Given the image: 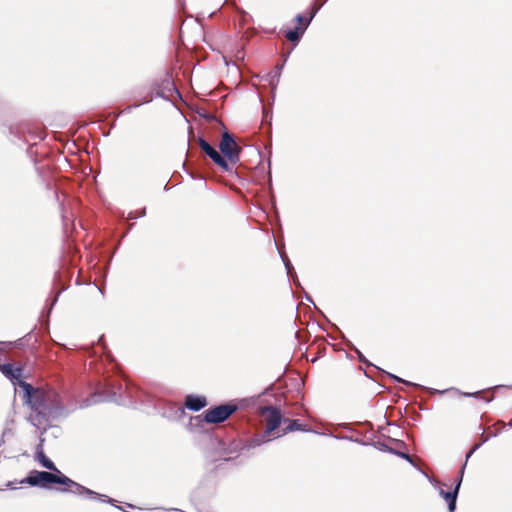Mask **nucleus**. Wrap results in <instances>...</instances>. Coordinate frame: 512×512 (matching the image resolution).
Listing matches in <instances>:
<instances>
[{
  "label": "nucleus",
  "mask_w": 512,
  "mask_h": 512,
  "mask_svg": "<svg viewBox=\"0 0 512 512\" xmlns=\"http://www.w3.org/2000/svg\"><path fill=\"white\" fill-rule=\"evenodd\" d=\"M21 388L31 408L29 420L37 428L45 429L61 413L59 394L53 389L34 388L29 383H21Z\"/></svg>",
  "instance_id": "1"
},
{
  "label": "nucleus",
  "mask_w": 512,
  "mask_h": 512,
  "mask_svg": "<svg viewBox=\"0 0 512 512\" xmlns=\"http://www.w3.org/2000/svg\"><path fill=\"white\" fill-rule=\"evenodd\" d=\"M69 482V478L65 476L61 471H37L33 470L30 472L27 478L21 481V483H27L31 486H39L42 488H49L52 484H66Z\"/></svg>",
  "instance_id": "2"
},
{
  "label": "nucleus",
  "mask_w": 512,
  "mask_h": 512,
  "mask_svg": "<svg viewBox=\"0 0 512 512\" xmlns=\"http://www.w3.org/2000/svg\"><path fill=\"white\" fill-rule=\"evenodd\" d=\"M320 6H317L316 4L312 5L309 9V11L305 14H298L295 18L297 25L294 29H288L283 30L282 33L284 34L285 38L289 40L290 42H298L304 32L306 31L307 27L309 26L311 20L319 10Z\"/></svg>",
  "instance_id": "3"
},
{
  "label": "nucleus",
  "mask_w": 512,
  "mask_h": 512,
  "mask_svg": "<svg viewBox=\"0 0 512 512\" xmlns=\"http://www.w3.org/2000/svg\"><path fill=\"white\" fill-rule=\"evenodd\" d=\"M259 413L264 418L265 436H270L277 428L280 427L281 422H284L282 412L277 407L263 406L260 407Z\"/></svg>",
  "instance_id": "4"
},
{
  "label": "nucleus",
  "mask_w": 512,
  "mask_h": 512,
  "mask_svg": "<svg viewBox=\"0 0 512 512\" xmlns=\"http://www.w3.org/2000/svg\"><path fill=\"white\" fill-rule=\"evenodd\" d=\"M219 148L222 154L227 158L228 163L230 162L234 165L239 161L241 147L236 143L235 139L229 132H224L222 134Z\"/></svg>",
  "instance_id": "5"
},
{
  "label": "nucleus",
  "mask_w": 512,
  "mask_h": 512,
  "mask_svg": "<svg viewBox=\"0 0 512 512\" xmlns=\"http://www.w3.org/2000/svg\"><path fill=\"white\" fill-rule=\"evenodd\" d=\"M237 406L234 404L219 405L210 408L204 413V420L207 423L218 424L227 420L235 411Z\"/></svg>",
  "instance_id": "6"
},
{
  "label": "nucleus",
  "mask_w": 512,
  "mask_h": 512,
  "mask_svg": "<svg viewBox=\"0 0 512 512\" xmlns=\"http://www.w3.org/2000/svg\"><path fill=\"white\" fill-rule=\"evenodd\" d=\"M0 371L6 378L10 379L13 382H17L20 387L21 383H26L25 381L22 380V378L24 377V366L21 364L15 366L12 363H0Z\"/></svg>",
  "instance_id": "7"
},
{
  "label": "nucleus",
  "mask_w": 512,
  "mask_h": 512,
  "mask_svg": "<svg viewBox=\"0 0 512 512\" xmlns=\"http://www.w3.org/2000/svg\"><path fill=\"white\" fill-rule=\"evenodd\" d=\"M62 486H63V488L61 489V491H70L75 494L86 495L92 499H95L98 496V494L96 492L76 483L75 481H73L70 478H69V482L66 484H62Z\"/></svg>",
  "instance_id": "8"
},
{
  "label": "nucleus",
  "mask_w": 512,
  "mask_h": 512,
  "mask_svg": "<svg viewBox=\"0 0 512 512\" xmlns=\"http://www.w3.org/2000/svg\"><path fill=\"white\" fill-rule=\"evenodd\" d=\"M207 405V399L204 396L187 395L185 406L192 411H199Z\"/></svg>",
  "instance_id": "9"
},
{
  "label": "nucleus",
  "mask_w": 512,
  "mask_h": 512,
  "mask_svg": "<svg viewBox=\"0 0 512 512\" xmlns=\"http://www.w3.org/2000/svg\"><path fill=\"white\" fill-rule=\"evenodd\" d=\"M284 423H287V426L282 430V433L279 434L278 436L285 435L287 433L294 432V431H306L307 430L306 426L303 425L302 423H300V421L297 419L290 420L288 418H284Z\"/></svg>",
  "instance_id": "10"
},
{
  "label": "nucleus",
  "mask_w": 512,
  "mask_h": 512,
  "mask_svg": "<svg viewBox=\"0 0 512 512\" xmlns=\"http://www.w3.org/2000/svg\"><path fill=\"white\" fill-rule=\"evenodd\" d=\"M215 164H217L224 171H230L231 167L228 161L214 148L207 154Z\"/></svg>",
  "instance_id": "11"
},
{
  "label": "nucleus",
  "mask_w": 512,
  "mask_h": 512,
  "mask_svg": "<svg viewBox=\"0 0 512 512\" xmlns=\"http://www.w3.org/2000/svg\"><path fill=\"white\" fill-rule=\"evenodd\" d=\"M215 164H217L224 171H230L231 167L228 161L214 148L207 154Z\"/></svg>",
  "instance_id": "12"
},
{
  "label": "nucleus",
  "mask_w": 512,
  "mask_h": 512,
  "mask_svg": "<svg viewBox=\"0 0 512 512\" xmlns=\"http://www.w3.org/2000/svg\"><path fill=\"white\" fill-rule=\"evenodd\" d=\"M36 458L39 463L46 469L50 471H60L55 464L45 455L43 450H40L36 454Z\"/></svg>",
  "instance_id": "13"
},
{
  "label": "nucleus",
  "mask_w": 512,
  "mask_h": 512,
  "mask_svg": "<svg viewBox=\"0 0 512 512\" xmlns=\"http://www.w3.org/2000/svg\"><path fill=\"white\" fill-rule=\"evenodd\" d=\"M461 481H462V476L458 479V481L456 483V486H455L453 491H450V492H445L443 490L440 491V494L443 496V498L447 502H450L451 499H457V495H458V491H459V488H460V485H461Z\"/></svg>",
  "instance_id": "14"
},
{
  "label": "nucleus",
  "mask_w": 512,
  "mask_h": 512,
  "mask_svg": "<svg viewBox=\"0 0 512 512\" xmlns=\"http://www.w3.org/2000/svg\"><path fill=\"white\" fill-rule=\"evenodd\" d=\"M199 146L206 154H208L213 149V147L202 138L199 139Z\"/></svg>",
  "instance_id": "15"
},
{
  "label": "nucleus",
  "mask_w": 512,
  "mask_h": 512,
  "mask_svg": "<svg viewBox=\"0 0 512 512\" xmlns=\"http://www.w3.org/2000/svg\"><path fill=\"white\" fill-rule=\"evenodd\" d=\"M448 503V508L450 512H453L456 509V499H451Z\"/></svg>",
  "instance_id": "16"
},
{
  "label": "nucleus",
  "mask_w": 512,
  "mask_h": 512,
  "mask_svg": "<svg viewBox=\"0 0 512 512\" xmlns=\"http://www.w3.org/2000/svg\"><path fill=\"white\" fill-rule=\"evenodd\" d=\"M479 392H475V393H464L465 396H478Z\"/></svg>",
  "instance_id": "17"
},
{
  "label": "nucleus",
  "mask_w": 512,
  "mask_h": 512,
  "mask_svg": "<svg viewBox=\"0 0 512 512\" xmlns=\"http://www.w3.org/2000/svg\"><path fill=\"white\" fill-rule=\"evenodd\" d=\"M199 16H201V17H205V12H201V13H199V14L196 16V18H197V19H199Z\"/></svg>",
  "instance_id": "18"
},
{
  "label": "nucleus",
  "mask_w": 512,
  "mask_h": 512,
  "mask_svg": "<svg viewBox=\"0 0 512 512\" xmlns=\"http://www.w3.org/2000/svg\"><path fill=\"white\" fill-rule=\"evenodd\" d=\"M392 377H393L396 381H398V382H404L402 379H400V378H399V377H397V376H392Z\"/></svg>",
  "instance_id": "19"
}]
</instances>
